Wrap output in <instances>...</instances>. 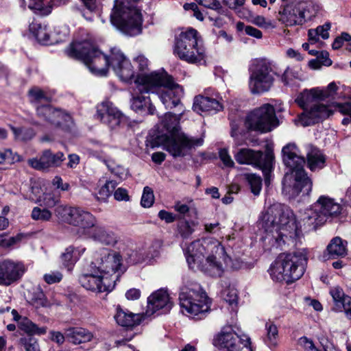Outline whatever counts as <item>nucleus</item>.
Here are the masks:
<instances>
[{"instance_id": "nucleus-37", "label": "nucleus", "mask_w": 351, "mask_h": 351, "mask_svg": "<svg viewBox=\"0 0 351 351\" xmlns=\"http://www.w3.org/2000/svg\"><path fill=\"white\" fill-rule=\"evenodd\" d=\"M84 251L85 248H74L73 246L68 247L61 256L63 265L68 267L74 265L80 256L84 253Z\"/></svg>"}, {"instance_id": "nucleus-59", "label": "nucleus", "mask_w": 351, "mask_h": 351, "mask_svg": "<svg viewBox=\"0 0 351 351\" xmlns=\"http://www.w3.org/2000/svg\"><path fill=\"white\" fill-rule=\"evenodd\" d=\"M51 184L56 189H60L62 191H67L70 189V184L67 182H64L60 176H55L51 181Z\"/></svg>"}, {"instance_id": "nucleus-49", "label": "nucleus", "mask_w": 351, "mask_h": 351, "mask_svg": "<svg viewBox=\"0 0 351 351\" xmlns=\"http://www.w3.org/2000/svg\"><path fill=\"white\" fill-rule=\"evenodd\" d=\"M128 261L132 264L146 263L145 251L144 249L132 250L128 254Z\"/></svg>"}, {"instance_id": "nucleus-32", "label": "nucleus", "mask_w": 351, "mask_h": 351, "mask_svg": "<svg viewBox=\"0 0 351 351\" xmlns=\"http://www.w3.org/2000/svg\"><path fill=\"white\" fill-rule=\"evenodd\" d=\"M306 149L308 168L311 171L322 169L325 165L326 158L321 151L312 145H308Z\"/></svg>"}, {"instance_id": "nucleus-7", "label": "nucleus", "mask_w": 351, "mask_h": 351, "mask_svg": "<svg viewBox=\"0 0 351 351\" xmlns=\"http://www.w3.org/2000/svg\"><path fill=\"white\" fill-rule=\"evenodd\" d=\"M319 11V6L311 1L281 4L277 13V20L285 27H302L313 21Z\"/></svg>"}, {"instance_id": "nucleus-9", "label": "nucleus", "mask_w": 351, "mask_h": 351, "mask_svg": "<svg viewBox=\"0 0 351 351\" xmlns=\"http://www.w3.org/2000/svg\"><path fill=\"white\" fill-rule=\"evenodd\" d=\"M141 12L129 5L128 0H114L110 14V22L123 34L134 36L141 32Z\"/></svg>"}, {"instance_id": "nucleus-20", "label": "nucleus", "mask_w": 351, "mask_h": 351, "mask_svg": "<svg viewBox=\"0 0 351 351\" xmlns=\"http://www.w3.org/2000/svg\"><path fill=\"white\" fill-rule=\"evenodd\" d=\"M95 117L111 130L117 129L126 120L124 114L112 102L108 101L97 104Z\"/></svg>"}, {"instance_id": "nucleus-47", "label": "nucleus", "mask_w": 351, "mask_h": 351, "mask_svg": "<svg viewBox=\"0 0 351 351\" xmlns=\"http://www.w3.org/2000/svg\"><path fill=\"white\" fill-rule=\"evenodd\" d=\"M154 202V195L153 190L149 186H145L143 189L141 204L144 208L151 207Z\"/></svg>"}, {"instance_id": "nucleus-18", "label": "nucleus", "mask_w": 351, "mask_h": 351, "mask_svg": "<svg viewBox=\"0 0 351 351\" xmlns=\"http://www.w3.org/2000/svg\"><path fill=\"white\" fill-rule=\"evenodd\" d=\"M79 282L86 289L95 293L110 292L115 286L114 279L104 276L97 269L91 268L90 266L88 273L79 277Z\"/></svg>"}, {"instance_id": "nucleus-25", "label": "nucleus", "mask_w": 351, "mask_h": 351, "mask_svg": "<svg viewBox=\"0 0 351 351\" xmlns=\"http://www.w3.org/2000/svg\"><path fill=\"white\" fill-rule=\"evenodd\" d=\"M21 265L11 260L0 263V285H10L19 278Z\"/></svg>"}, {"instance_id": "nucleus-54", "label": "nucleus", "mask_w": 351, "mask_h": 351, "mask_svg": "<svg viewBox=\"0 0 351 351\" xmlns=\"http://www.w3.org/2000/svg\"><path fill=\"white\" fill-rule=\"evenodd\" d=\"M38 115L49 122V117L51 116L53 108L49 105H42L36 108Z\"/></svg>"}, {"instance_id": "nucleus-31", "label": "nucleus", "mask_w": 351, "mask_h": 351, "mask_svg": "<svg viewBox=\"0 0 351 351\" xmlns=\"http://www.w3.org/2000/svg\"><path fill=\"white\" fill-rule=\"evenodd\" d=\"M322 94L321 88H313L310 90L306 89L297 97L295 102L305 111L306 109L309 108L308 107L322 100L320 96Z\"/></svg>"}, {"instance_id": "nucleus-30", "label": "nucleus", "mask_w": 351, "mask_h": 351, "mask_svg": "<svg viewBox=\"0 0 351 351\" xmlns=\"http://www.w3.org/2000/svg\"><path fill=\"white\" fill-rule=\"evenodd\" d=\"M66 339L73 344H80L90 341L93 338L91 332L80 327H71L65 330Z\"/></svg>"}, {"instance_id": "nucleus-55", "label": "nucleus", "mask_w": 351, "mask_h": 351, "mask_svg": "<svg viewBox=\"0 0 351 351\" xmlns=\"http://www.w3.org/2000/svg\"><path fill=\"white\" fill-rule=\"evenodd\" d=\"M28 95L31 101H40L42 99H47L44 92L38 87H34L29 90Z\"/></svg>"}, {"instance_id": "nucleus-56", "label": "nucleus", "mask_w": 351, "mask_h": 351, "mask_svg": "<svg viewBox=\"0 0 351 351\" xmlns=\"http://www.w3.org/2000/svg\"><path fill=\"white\" fill-rule=\"evenodd\" d=\"M335 110L342 114L351 115V101L345 103H334Z\"/></svg>"}, {"instance_id": "nucleus-53", "label": "nucleus", "mask_w": 351, "mask_h": 351, "mask_svg": "<svg viewBox=\"0 0 351 351\" xmlns=\"http://www.w3.org/2000/svg\"><path fill=\"white\" fill-rule=\"evenodd\" d=\"M219 156L224 166L226 167H233L234 162L230 156L227 149H221L219 152Z\"/></svg>"}, {"instance_id": "nucleus-48", "label": "nucleus", "mask_w": 351, "mask_h": 351, "mask_svg": "<svg viewBox=\"0 0 351 351\" xmlns=\"http://www.w3.org/2000/svg\"><path fill=\"white\" fill-rule=\"evenodd\" d=\"M339 88L335 82L330 83L325 89H321L322 95L321 99L324 100L326 98L336 99L339 97L337 96Z\"/></svg>"}, {"instance_id": "nucleus-52", "label": "nucleus", "mask_w": 351, "mask_h": 351, "mask_svg": "<svg viewBox=\"0 0 351 351\" xmlns=\"http://www.w3.org/2000/svg\"><path fill=\"white\" fill-rule=\"evenodd\" d=\"M145 251L146 263H151L156 258L159 256V247L157 245H151L147 249H144Z\"/></svg>"}, {"instance_id": "nucleus-12", "label": "nucleus", "mask_w": 351, "mask_h": 351, "mask_svg": "<svg viewBox=\"0 0 351 351\" xmlns=\"http://www.w3.org/2000/svg\"><path fill=\"white\" fill-rule=\"evenodd\" d=\"M341 206L328 195H321L304 213L302 219L304 226L310 230H315L322 225L328 217L337 216L341 213Z\"/></svg>"}, {"instance_id": "nucleus-39", "label": "nucleus", "mask_w": 351, "mask_h": 351, "mask_svg": "<svg viewBox=\"0 0 351 351\" xmlns=\"http://www.w3.org/2000/svg\"><path fill=\"white\" fill-rule=\"evenodd\" d=\"M247 15L246 16V18L250 23L265 29H271L276 27V23L275 21L267 19L262 15L255 14L250 11H247Z\"/></svg>"}, {"instance_id": "nucleus-14", "label": "nucleus", "mask_w": 351, "mask_h": 351, "mask_svg": "<svg viewBox=\"0 0 351 351\" xmlns=\"http://www.w3.org/2000/svg\"><path fill=\"white\" fill-rule=\"evenodd\" d=\"M246 127L261 133L270 132L278 125V120L273 106L265 104L255 108L246 117Z\"/></svg>"}, {"instance_id": "nucleus-43", "label": "nucleus", "mask_w": 351, "mask_h": 351, "mask_svg": "<svg viewBox=\"0 0 351 351\" xmlns=\"http://www.w3.org/2000/svg\"><path fill=\"white\" fill-rule=\"evenodd\" d=\"M32 217L34 220L48 221L52 217V213L47 208L34 207L32 211Z\"/></svg>"}, {"instance_id": "nucleus-58", "label": "nucleus", "mask_w": 351, "mask_h": 351, "mask_svg": "<svg viewBox=\"0 0 351 351\" xmlns=\"http://www.w3.org/2000/svg\"><path fill=\"white\" fill-rule=\"evenodd\" d=\"M114 189L115 182L113 181H108L100 189L99 193L105 198L110 195Z\"/></svg>"}, {"instance_id": "nucleus-50", "label": "nucleus", "mask_w": 351, "mask_h": 351, "mask_svg": "<svg viewBox=\"0 0 351 351\" xmlns=\"http://www.w3.org/2000/svg\"><path fill=\"white\" fill-rule=\"evenodd\" d=\"M194 230L187 221H180L178 224V232L182 238H188Z\"/></svg>"}, {"instance_id": "nucleus-64", "label": "nucleus", "mask_w": 351, "mask_h": 351, "mask_svg": "<svg viewBox=\"0 0 351 351\" xmlns=\"http://www.w3.org/2000/svg\"><path fill=\"white\" fill-rule=\"evenodd\" d=\"M50 338L53 341L58 344H62L64 340L66 339L65 333L62 334L59 331H51Z\"/></svg>"}, {"instance_id": "nucleus-62", "label": "nucleus", "mask_w": 351, "mask_h": 351, "mask_svg": "<svg viewBox=\"0 0 351 351\" xmlns=\"http://www.w3.org/2000/svg\"><path fill=\"white\" fill-rule=\"evenodd\" d=\"M330 29V23H326L323 25L318 26L315 30L317 32L319 36H321L323 39H327L329 37L328 31Z\"/></svg>"}, {"instance_id": "nucleus-3", "label": "nucleus", "mask_w": 351, "mask_h": 351, "mask_svg": "<svg viewBox=\"0 0 351 351\" xmlns=\"http://www.w3.org/2000/svg\"><path fill=\"white\" fill-rule=\"evenodd\" d=\"M189 267H197L213 277H221L223 273V262L230 258L223 246L216 239H204L192 242L185 251Z\"/></svg>"}, {"instance_id": "nucleus-38", "label": "nucleus", "mask_w": 351, "mask_h": 351, "mask_svg": "<svg viewBox=\"0 0 351 351\" xmlns=\"http://www.w3.org/2000/svg\"><path fill=\"white\" fill-rule=\"evenodd\" d=\"M38 202L40 206L47 208H52L56 207V209L59 206H64L60 205V195L58 192L51 191L47 192L38 199Z\"/></svg>"}, {"instance_id": "nucleus-51", "label": "nucleus", "mask_w": 351, "mask_h": 351, "mask_svg": "<svg viewBox=\"0 0 351 351\" xmlns=\"http://www.w3.org/2000/svg\"><path fill=\"white\" fill-rule=\"evenodd\" d=\"M63 275L58 271H51L45 274L43 276L44 280L49 285L57 283L62 280Z\"/></svg>"}, {"instance_id": "nucleus-22", "label": "nucleus", "mask_w": 351, "mask_h": 351, "mask_svg": "<svg viewBox=\"0 0 351 351\" xmlns=\"http://www.w3.org/2000/svg\"><path fill=\"white\" fill-rule=\"evenodd\" d=\"M110 66L117 75L123 82H129L134 76V71L130 60L118 49H112Z\"/></svg>"}, {"instance_id": "nucleus-63", "label": "nucleus", "mask_w": 351, "mask_h": 351, "mask_svg": "<svg viewBox=\"0 0 351 351\" xmlns=\"http://www.w3.org/2000/svg\"><path fill=\"white\" fill-rule=\"evenodd\" d=\"M158 217L168 223H172L176 220V216L173 213L165 210L159 211Z\"/></svg>"}, {"instance_id": "nucleus-45", "label": "nucleus", "mask_w": 351, "mask_h": 351, "mask_svg": "<svg viewBox=\"0 0 351 351\" xmlns=\"http://www.w3.org/2000/svg\"><path fill=\"white\" fill-rule=\"evenodd\" d=\"M267 330L266 342L269 346H276L278 336V330L276 325L269 322L265 325Z\"/></svg>"}, {"instance_id": "nucleus-16", "label": "nucleus", "mask_w": 351, "mask_h": 351, "mask_svg": "<svg viewBox=\"0 0 351 351\" xmlns=\"http://www.w3.org/2000/svg\"><path fill=\"white\" fill-rule=\"evenodd\" d=\"M55 212L62 221L83 230L93 228L96 223V218L80 208L59 206Z\"/></svg>"}, {"instance_id": "nucleus-28", "label": "nucleus", "mask_w": 351, "mask_h": 351, "mask_svg": "<svg viewBox=\"0 0 351 351\" xmlns=\"http://www.w3.org/2000/svg\"><path fill=\"white\" fill-rule=\"evenodd\" d=\"M193 108L198 113L202 112L215 113L222 109V105L217 99L198 95L194 99Z\"/></svg>"}, {"instance_id": "nucleus-36", "label": "nucleus", "mask_w": 351, "mask_h": 351, "mask_svg": "<svg viewBox=\"0 0 351 351\" xmlns=\"http://www.w3.org/2000/svg\"><path fill=\"white\" fill-rule=\"evenodd\" d=\"M49 123L57 127L68 128L72 123V118L69 114L53 108L51 116L49 117Z\"/></svg>"}, {"instance_id": "nucleus-35", "label": "nucleus", "mask_w": 351, "mask_h": 351, "mask_svg": "<svg viewBox=\"0 0 351 351\" xmlns=\"http://www.w3.org/2000/svg\"><path fill=\"white\" fill-rule=\"evenodd\" d=\"M346 245V241L337 237L331 240L327 247V250L328 254L333 258L344 256L347 254Z\"/></svg>"}, {"instance_id": "nucleus-27", "label": "nucleus", "mask_w": 351, "mask_h": 351, "mask_svg": "<svg viewBox=\"0 0 351 351\" xmlns=\"http://www.w3.org/2000/svg\"><path fill=\"white\" fill-rule=\"evenodd\" d=\"M29 32L38 42L44 45L52 44L57 41L52 38V34L47 25L38 20H34L29 24Z\"/></svg>"}, {"instance_id": "nucleus-42", "label": "nucleus", "mask_w": 351, "mask_h": 351, "mask_svg": "<svg viewBox=\"0 0 351 351\" xmlns=\"http://www.w3.org/2000/svg\"><path fill=\"white\" fill-rule=\"evenodd\" d=\"M245 178L250 186L252 193L259 195L262 189V179L259 176L254 173H246Z\"/></svg>"}, {"instance_id": "nucleus-41", "label": "nucleus", "mask_w": 351, "mask_h": 351, "mask_svg": "<svg viewBox=\"0 0 351 351\" xmlns=\"http://www.w3.org/2000/svg\"><path fill=\"white\" fill-rule=\"evenodd\" d=\"M47 332V327H39L37 324L27 317H23V333L29 337L34 335H41Z\"/></svg>"}, {"instance_id": "nucleus-23", "label": "nucleus", "mask_w": 351, "mask_h": 351, "mask_svg": "<svg viewBox=\"0 0 351 351\" xmlns=\"http://www.w3.org/2000/svg\"><path fill=\"white\" fill-rule=\"evenodd\" d=\"M173 306L169 295L166 290L159 289L148 298L147 314H153L161 311V313L169 312Z\"/></svg>"}, {"instance_id": "nucleus-60", "label": "nucleus", "mask_w": 351, "mask_h": 351, "mask_svg": "<svg viewBox=\"0 0 351 351\" xmlns=\"http://www.w3.org/2000/svg\"><path fill=\"white\" fill-rule=\"evenodd\" d=\"M25 351H40L38 341L34 337H29L23 342Z\"/></svg>"}, {"instance_id": "nucleus-40", "label": "nucleus", "mask_w": 351, "mask_h": 351, "mask_svg": "<svg viewBox=\"0 0 351 351\" xmlns=\"http://www.w3.org/2000/svg\"><path fill=\"white\" fill-rule=\"evenodd\" d=\"M302 74L299 68L287 67L281 75V81L285 85L292 86L295 81H301Z\"/></svg>"}, {"instance_id": "nucleus-21", "label": "nucleus", "mask_w": 351, "mask_h": 351, "mask_svg": "<svg viewBox=\"0 0 351 351\" xmlns=\"http://www.w3.org/2000/svg\"><path fill=\"white\" fill-rule=\"evenodd\" d=\"M332 112V110L329 107L316 103L306 109L294 120V122L297 125L308 126L329 117Z\"/></svg>"}, {"instance_id": "nucleus-15", "label": "nucleus", "mask_w": 351, "mask_h": 351, "mask_svg": "<svg viewBox=\"0 0 351 351\" xmlns=\"http://www.w3.org/2000/svg\"><path fill=\"white\" fill-rule=\"evenodd\" d=\"M234 158L240 165H248L259 167L263 170L265 176H267V174L272 169L274 155L269 149H267L263 154L261 151L241 148L234 154Z\"/></svg>"}, {"instance_id": "nucleus-17", "label": "nucleus", "mask_w": 351, "mask_h": 351, "mask_svg": "<svg viewBox=\"0 0 351 351\" xmlns=\"http://www.w3.org/2000/svg\"><path fill=\"white\" fill-rule=\"evenodd\" d=\"M214 344L226 351H252L250 339L239 335L230 327L224 328L214 339Z\"/></svg>"}, {"instance_id": "nucleus-57", "label": "nucleus", "mask_w": 351, "mask_h": 351, "mask_svg": "<svg viewBox=\"0 0 351 351\" xmlns=\"http://www.w3.org/2000/svg\"><path fill=\"white\" fill-rule=\"evenodd\" d=\"M298 343L305 351H320L315 348L313 341L306 337H300Z\"/></svg>"}, {"instance_id": "nucleus-29", "label": "nucleus", "mask_w": 351, "mask_h": 351, "mask_svg": "<svg viewBox=\"0 0 351 351\" xmlns=\"http://www.w3.org/2000/svg\"><path fill=\"white\" fill-rule=\"evenodd\" d=\"M114 319L117 323L123 327L133 328L141 323L142 316L140 314L133 313L118 307Z\"/></svg>"}, {"instance_id": "nucleus-4", "label": "nucleus", "mask_w": 351, "mask_h": 351, "mask_svg": "<svg viewBox=\"0 0 351 351\" xmlns=\"http://www.w3.org/2000/svg\"><path fill=\"white\" fill-rule=\"evenodd\" d=\"M282 160L289 168L282 180V193L288 198H294L302 191L308 194L312 190V181L307 176L304 165V158L299 155L295 144L289 143L282 149Z\"/></svg>"}, {"instance_id": "nucleus-33", "label": "nucleus", "mask_w": 351, "mask_h": 351, "mask_svg": "<svg viewBox=\"0 0 351 351\" xmlns=\"http://www.w3.org/2000/svg\"><path fill=\"white\" fill-rule=\"evenodd\" d=\"M91 237L105 245H114L117 243V237L114 232L103 226H94Z\"/></svg>"}, {"instance_id": "nucleus-34", "label": "nucleus", "mask_w": 351, "mask_h": 351, "mask_svg": "<svg viewBox=\"0 0 351 351\" xmlns=\"http://www.w3.org/2000/svg\"><path fill=\"white\" fill-rule=\"evenodd\" d=\"M28 293L27 302L36 308H49L51 306V303L39 287L33 288V291H29Z\"/></svg>"}, {"instance_id": "nucleus-46", "label": "nucleus", "mask_w": 351, "mask_h": 351, "mask_svg": "<svg viewBox=\"0 0 351 351\" xmlns=\"http://www.w3.org/2000/svg\"><path fill=\"white\" fill-rule=\"evenodd\" d=\"M28 7L31 10L38 11L43 15H48L52 10L51 5L45 7L43 0H28Z\"/></svg>"}, {"instance_id": "nucleus-2", "label": "nucleus", "mask_w": 351, "mask_h": 351, "mask_svg": "<svg viewBox=\"0 0 351 351\" xmlns=\"http://www.w3.org/2000/svg\"><path fill=\"white\" fill-rule=\"evenodd\" d=\"M259 225L265 232V240L271 245L294 242L302 235L295 216L289 207L275 203L265 209Z\"/></svg>"}, {"instance_id": "nucleus-5", "label": "nucleus", "mask_w": 351, "mask_h": 351, "mask_svg": "<svg viewBox=\"0 0 351 351\" xmlns=\"http://www.w3.org/2000/svg\"><path fill=\"white\" fill-rule=\"evenodd\" d=\"M178 115L165 113L161 123L167 134L157 138L158 144L175 158L186 156L191 148L202 145L203 143L202 138H190L180 131V120L184 112L182 105Z\"/></svg>"}, {"instance_id": "nucleus-24", "label": "nucleus", "mask_w": 351, "mask_h": 351, "mask_svg": "<svg viewBox=\"0 0 351 351\" xmlns=\"http://www.w3.org/2000/svg\"><path fill=\"white\" fill-rule=\"evenodd\" d=\"M64 160L62 152L53 154L50 150L47 149L43 152L39 158H32L28 160L29 165L38 170H45L50 167H59Z\"/></svg>"}, {"instance_id": "nucleus-19", "label": "nucleus", "mask_w": 351, "mask_h": 351, "mask_svg": "<svg viewBox=\"0 0 351 351\" xmlns=\"http://www.w3.org/2000/svg\"><path fill=\"white\" fill-rule=\"evenodd\" d=\"M121 256L116 252L110 253L107 250L101 252L99 256L90 264L91 268L97 269L99 274L110 279L117 278L116 271L121 266Z\"/></svg>"}, {"instance_id": "nucleus-10", "label": "nucleus", "mask_w": 351, "mask_h": 351, "mask_svg": "<svg viewBox=\"0 0 351 351\" xmlns=\"http://www.w3.org/2000/svg\"><path fill=\"white\" fill-rule=\"evenodd\" d=\"M197 34V30L189 29L177 35L175 38L174 54L189 63L204 62L206 50Z\"/></svg>"}, {"instance_id": "nucleus-13", "label": "nucleus", "mask_w": 351, "mask_h": 351, "mask_svg": "<svg viewBox=\"0 0 351 351\" xmlns=\"http://www.w3.org/2000/svg\"><path fill=\"white\" fill-rule=\"evenodd\" d=\"M250 72L249 88L252 94H263L271 88L276 75L271 62L266 59H256Z\"/></svg>"}, {"instance_id": "nucleus-6", "label": "nucleus", "mask_w": 351, "mask_h": 351, "mask_svg": "<svg viewBox=\"0 0 351 351\" xmlns=\"http://www.w3.org/2000/svg\"><path fill=\"white\" fill-rule=\"evenodd\" d=\"M307 261L304 249L292 254H281L270 266V276L277 282L292 283L303 276Z\"/></svg>"}, {"instance_id": "nucleus-44", "label": "nucleus", "mask_w": 351, "mask_h": 351, "mask_svg": "<svg viewBox=\"0 0 351 351\" xmlns=\"http://www.w3.org/2000/svg\"><path fill=\"white\" fill-rule=\"evenodd\" d=\"M222 298L232 309H234L237 306L238 294L237 291L234 288L228 287L224 289L222 292Z\"/></svg>"}, {"instance_id": "nucleus-8", "label": "nucleus", "mask_w": 351, "mask_h": 351, "mask_svg": "<svg viewBox=\"0 0 351 351\" xmlns=\"http://www.w3.org/2000/svg\"><path fill=\"white\" fill-rule=\"evenodd\" d=\"M69 57L82 60L95 75L106 76L110 65L108 58L88 41L73 43L67 49Z\"/></svg>"}, {"instance_id": "nucleus-61", "label": "nucleus", "mask_w": 351, "mask_h": 351, "mask_svg": "<svg viewBox=\"0 0 351 351\" xmlns=\"http://www.w3.org/2000/svg\"><path fill=\"white\" fill-rule=\"evenodd\" d=\"M199 4L205 8L215 10L221 8V3L218 0H199Z\"/></svg>"}, {"instance_id": "nucleus-26", "label": "nucleus", "mask_w": 351, "mask_h": 351, "mask_svg": "<svg viewBox=\"0 0 351 351\" xmlns=\"http://www.w3.org/2000/svg\"><path fill=\"white\" fill-rule=\"evenodd\" d=\"M330 294L334 302L333 310L337 312L344 311L347 317L351 319V297L346 295L340 287H332Z\"/></svg>"}, {"instance_id": "nucleus-1", "label": "nucleus", "mask_w": 351, "mask_h": 351, "mask_svg": "<svg viewBox=\"0 0 351 351\" xmlns=\"http://www.w3.org/2000/svg\"><path fill=\"white\" fill-rule=\"evenodd\" d=\"M134 84L131 107L136 112L154 114L156 111L150 97L143 95V93L157 94L167 108H172L180 104L183 89L165 71L138 74Z\"/></svg>"}, {"instance_id": "nucleus-11", "label": "nucleus", "mask_w": 351, "mask_h": 351, "mask_svg": "<svg viewBox=\"0 0 351 351\" xmlns=\"http://www.w3.org/2000/svg\"><path fill=\"white\" fill-rule=\"evenodd\" d=\"M179 300L182 312L185 311L189 316L197 319H202L210 309L209 299L197 284L183 286Z\"/></svg>"}]
</instances>
